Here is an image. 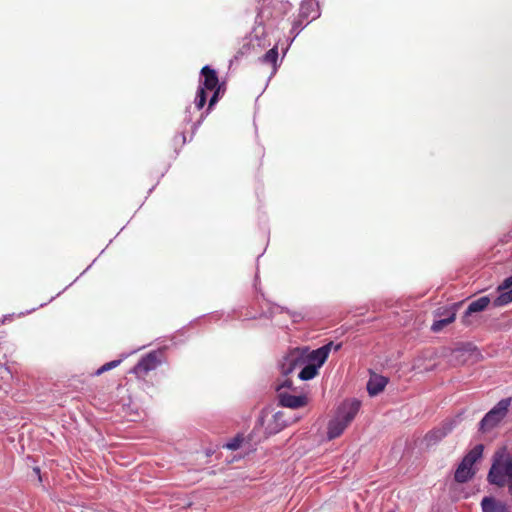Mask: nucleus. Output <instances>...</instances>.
<instances>
[{
	"label": "nucleus",
	"mask_w": 512,
	"mask_h": 512,
	"mask_svg": "<svg viewBox=\"0 0 512 512\" xmlns=\"http://www.w3.org/2000/svg\"><path fill=\"white\" fill-rule=\"evenodd\" d=\"M487 480L498 487H507L512 496V451L507 446L494 452Z\"/></svg>",
	"instance_id": "nucleus-1"
},
{
	"label": "nucleus",
	"mask_w": 512,
	"mask_h": 512,
	"mask_svg": "<svg viewBox=\"0 0 512 512\" xmlns=\"http://www.w3.org/2000/svg\"><path fill=\"white\" fill-rule=\"evenodd\" d=\"M360 408V402L353 400L344 404L337 417L328 424L327 436L329 440L339 437L351 421L355 418Z\"/></svg>",
	"instance_id": "nucleus-2"
},
{
	"label": "nucleus",
	"mask_w": 512,
	"mask_h": 512,
	"mask_svg": "<svg viewBox=\"0 0 512 512\" xmlns=\"http://www.w3.org/2000/svg\"><path fill=\"white\" fill-rule=\"evenodd\" d=\"M483 450L484 446L478 444L464 456L454 474L456 482L465 483L474 476L473 465L482 457Z\"/></svg>",
	"instance_id": "nucleus-3"
},
{
	"label": "nucleus",
	"mask_w": 512,
	"mask_h": 512,
	"mask_svg": "<svg viewBox=\"0 0 512 512\" xmlns=\"http://www.w3.org/2000/svg\"><path fill=\"white\" fill-rule=\"evenodd\" d=\"M200 73L204 78L202 83L203 86L199 87L195 98V106L199 110L204 107L207 101L205 89L212 91L216 87L220 86L217 73L214 69L209 66H204Z\"/></svg>",
	"instance_id": "nucleus-4"
},
{
	"label": "nucleus",
	"mask_w": 512,
	"mask_h": 512,
	"mask_svg": "<svg viewBox=\"0 0 512 512\" xmlns=\"http://www.w3.org/2000/svg\"><path fill=\"white\" fill-rule=\"evenodd\" d=\"M511 405V398L500 400L494 408H492L481 420L480 430L483 432L489 431L498 425L501 420L507 415L508 409Z\"/></svg>",
	"instance_id": "nucleus-5"
},
{
	"label": "nucleus",
	"mask_w": 512,
	"mask_h": 512,
	"mask_svg": "<svg viewBox=\"0 0 512 512\" xmlns=\"http://www.w3.org/2000/svg\"><path fill=\"white\" fill-rule=\"evenodd\" d=\"M161 364V352L152 351L143 356L134 366L132 372L138 379L146 380L149 372L155 370Z\"/></svg>",
	"instance_id": "nucleus-6"
},
{
	"label": "nucleus",
	"mask_w": 512,
	"mask_h": 512,
	"mask_svg": "<svg viewBox=\"0 0 512 512\" xmlns=\"http://www.w3.org/2000/svg\"><path fill=\"white\" fill-rule=\"evenodd\" d=\"M306 362L307 358H305V351L300 349H294L283 358L280 365L281 374L287 377L296 369L304 366Z\"/></svg>",
	"instance_id": "nucleus-7"
},
{
	"label": "nucleus",
	"mask_w": 512,
	"mask_h": 512,
	"mask_svg": "<svg viewBox=\"0 0 512 512\" xmlns=\"http://www.w3.org/2000/svg\"><path fill=\"white\" fill-rule=\"evenodd\" d=\"M342 347L341 343L334 344L333 342H329L322 347L312 350L310 352L305 351V358H307V362L315 363L319 368L325 363L326 359L329 356L331 349L333 348L335 351L340 350Z\"/></svg>",
	"instance_id": "nucleus-8"
},
{
	"label": "nucleus",
	"mask_w": 512,
	"mask_h": 512,
	"mask_svg": "<svg viewBox=\"0 0 512 512\" xmlns=\"http://www.w3.org/2000/svg\"><path fill=\"white\" fill-rule=\"evenodd\" d=\"M454 429V422L452 420H446L442 422L438 427L432 429L425 435V441L427 445H435L443 438H445Z\"/></svg>",
	"instance_id": "nucleus-9"
},
{
	"label": "nucleus",
	"mask_w": 512,
	"mask_h": 512,
	"mask_svg": "<svg viewBox=\"0 0 512 512\" xmlns=\"http://www.w3.org/2000/svg\"><path fill=\"white\" fill-rule=\"evenodd\" d=\"M279 404L292 409L301 408L307 405L308 398L305 395H291L287 392H279Z\"/></svg>",
	"instance_id": "nucleus-10"
},
{
	"label": "nucleus",
	"mask_w": 512,
	"mask_h": 512,
	"mask_svg": "<svg viewBox=\"0 0 512 512\" xmlns=\"http://www.w3.org/2000/svg\"><path fill=\"white\" fill-rule=\"evenodd\" d=\"M489 303H490V298L488 296H482V297L472 301L468 305V307L462 317V323L467 326L470 325L471 324L470 316L473 313L481 312V311L485 310L487 308V306L489 305Z\"/></svg>",
	"instance_id": "nucleus-11"
},
{
	"label": "nucleus",
	"mask_w": 512,
	"mask_h": 512,
	"mask_svg": "<svg viewBox=\"0 0 512 512\" xmlns=\"http://www.w3.org/2000/svg\"><path fill=\"white\" fill-rule=\"evenodd\" d=\"M288 425V421L285 419V414L282 411L276 412L272 421L268 424L266 430L268 434H276L283 430Z\"/></svg>",
	"instance_id": "nucleus-12"
},
{
	"label": "nucleus",
	"mask_w": 512,
	"mask_h": 512,
	"mask_svg": "<svg viewBox=\"0 0 512 512\" xmlns=\"http://www.w3.org/2000/svg\"><path fill=\"white\" fill-rule=\"evenodd\" d=\"M387 379L380 375H373L367 383V390L371 396H375L382 392L387 385Z\"/></svg>",
	"instance_id": "nucleus-13"
},
{
	"label": "nucleus",
	"mask_w": 512,
	"mask_h": 512,
	"mask_svg": "<svg viewBox=\"0 0 512 512\" xmlns=\"http://www.w3.org/2000/svg\"><path fill=\"white\" fill-rule=\"evenodd\" d=\"M311 15V19H315L319 16L317 4L314 1H306L301 4L300 14L301 18L308 19Z\"/></svg>",
	"instance_id": "nucleus-14"
},
{
	"label": "nucleus",
	"mask_w": 512,
	"mask_h": 512,
	"mask_svg": "<svg viewBox=\"0 0 512 512\" xmlns=\"http://www.w3.org/2000/svg\"><path fill=\"white\" fill-rule=\"evenodd\" d=\"M319 367L315 363L306 362L298 374L299 379L307 381L313 379L318 374Z\"/></svg>",
	"instance_id": "nucleus-15"
},
{
	"label": "nucleus",
	"mask_w": 512,
	"mask_h": 512,
	"mask_svg": "<svg viewBox=\"0 0 512 512\" xmlns=\"http://www.w3.org/2000/svg\"><path fill=\"white\" fill-rule=\"evenodd\" d=\"M512 302V289L502 290L498 297L493 301L494 307H502Z\"/></svg>",
	"instance_id": "nucleus-16"
},
{
	"label": "nucleus",
	"mask_w": 512,
	"mask_h": 512,
	"mask_svg": "<svg viewBox=\"0 0 512 512\" xmlns=\"http://www.w3.org/2000/svg\"><path fill=\"white\" fill-rule=\"evenodd\" d=\"M277 60H278L277 46H274L273 48L269 49L261 58V61L264 64L271 65L274 69L276 68Z\"/></svg>",
	"instance_id": "nucleus-17"
},
{
	"label": "nucleus",
	"mask_w": 512,
	"mask_h": 512,
	"mask_svg": "<svg viewBox=\"0 0 512 512\" xmlns=\"http://www.w3.org/2000/svg\"><path fill=\"white\" fill-rule=\"evenodd\" d=\"M454 320L455 313H451L449 317L435 321L431 326V330L433 332H440L444 327L451 324Z\"/></svg>",
	"instance_id": "nucleus-18"
},
{
	"label": "nucleus",
	"mask_w": 512,
	"mask_h": 512,
	"mask_svg": "<svg viewBox=\"0 0 512 512\" xmlns=\"http://www.w3.org/2000/svg\"><path fill=\"white\" fill-rule=\"evenodd\" d=\"M481 507L483 512H497V500L492 497H484Z\"/></svg>",
	"instance_id": "nucleus-19"
},
{
	"label": "nucleus",
	"mask_w": 512,
	"mask_h": 512,
	"mask_svg": "<svg viewBox=\"0 0 512 512\" xmlns=\"http://www.w3.org/2000/svg\"><path fill=\"white\" fill-rule=\"evenodd\" d=\"M120 362L121 360H113L108 363H105L96 371V375H101L102 373L117 367L120 364Z\"/></svg>",
	"instance_id": "nucleus-20"
},
{
	"label": "nucleus",
	"mask_w": 512,
	"mask_h": 512,
	"mask_svg": "<svg viewBox=\"0 0 512 512\" xmlns=\"http://www.w3.org/2000/svg\"><path fill=\"white\" fill-rule=\"evenodd\" d=\"M214 93L209 101L208 110L212 109V107L218 102L221 94V85L216 87Z\"/></svg>",
	"instance_id": "nucleus-21"
},
{
	"label": "nucleus",
	"mask_w": 512,
	"mask_h": 512,
	"mask_svg": "<svg viewBox=\"0 0 512 512\" xmlns=\"http://www.w3.org/2000/svg\"><path fill=\"white\" fill-rule=\"evenodd\" d=\"M242 439L236 437L232 441L226 443L223 447L229 450H237L241 445Z\"/></svg>",
	"instance_id": "nucleus-22"
},
{
	"label": "nucleus",
	"mask_w": 512,
	"mask_h": 512,
	"mask_svg": "<svg viewBox=\"0 0 512 512\" xmlns=\"http://www.w3.org/2000/svg\"><path fill=\"white\" fill-rule=\"evenodd\" d=\"M512 289V275L506 278L501 285H499L498 290H510Z\"/></svg>",
	"instance_id": "nucleus-23"
},
{
	"label": "nucleus",
	"mask_w": 512,
	"mask_h": 512,
	"mask_svg": "<svg viewBox=\"0 0 512 512\" xmlns=\"http://www.w3.org/2000/svg\"><path fill=\"white\" fill-rule=\"evenodd\" d=\"M292 384H293L292 380H290L289 378H286V379H284V380L282 381V383H281V384H279V385L276 387V390H277V392H278V393H279V392H283V391H282V389H283V388H291V387H292Z\"/></svg>",
	"instance_id": "nucleus-24"
},
{
	"label": "nucleus",
	"mask_w": 512,
	"mask_h": 512,
	"mask_svg": "<svg viewBox=\"0 0 512 512\" xmlns=\"http://www.w3.org/2000/svg\"><path fill=\"white\" fill-rule=\"evenodd\" d=\"M497 512H510V507L505 502L497 501Z\"/></svg>",
	"instance_id": "nucleus-25"
},
{
	"label": "nucleus",
	"mask_w": 512,
	"mask_h": 512,
	"mask_svg": "<svg viewBox=\"0 0 512 512\" xmlns=\"http://www.w3.org/2000/svg\"><path fill=\"white\" fill-rule=\"evenodd\" d=\"M250 49V46L249 45H244L238 52L237 54L235 55V58L236 59H239L240 57L244 56L248 50Z\"/></svg>",
	"instance_id": "nucleus-26"
},
{
	"label": "nucleus",
	"mask_w": 512,
	"mask_h": 512,
	"mask_svg": "<svg viewBox=\"0 0 512 512\" xmlns=\"http://www.w3.org/2000/svg\"><path fill=\"white\" fill-rule=\"evenodd\" d=\"M299 25H300V23L298 24L297 22H295V24H294V26H293V29L298 28V27H299Z\"/></svg>",
	"instance_id": "nucleus-27"
},
{
	"label": "nucleus",
	"mask_w": 512,
	"mask_h": 512,
	"mask_svg": "<svg viewBox=\"0 0 512 512\" xmlns=\"http://www.w3.org/2000/svg\"><path fill=\"white\" fill-rule=\"evenodd\" d=\"M34 470H35V472H36V473H38V474H39V472H40V469H39V468H35Z\"/></svg>",
	"instance_id": "nucleus-28"
}]
</instances>
